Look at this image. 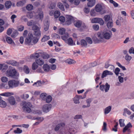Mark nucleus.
Wrapping results in <instances>:
<instances>
[{
  "label": "nucleus",
  "instance_id": "obj_23",
  "mask_svg": "<svg viewBox=\"0 0 134 134\" xmlns=\"http://www.w3.org/2000/svg\"><path fill=\"white\" fill-rule=\"evenodd\" d=\"M97 18V23H99L101 25H103L104 22L103 19L100 18Z\"/></svg>",
  "mask_w": 134,
  "mask_h": 134
},
{
  "label": "nucleus",
  "instance_id": "obj_13",
  "mask_svg": "<svg viewBox=\"0 0 134 134\" xmlns=\"http://www.w3.org/2000/svg\"><path fill=\"white\" fill-rule=\"evenodd\" d=\"M42 52H40L39 51L37 53H35L34 54H32L30 56V57L31 58H38L40 56L42 55Z\"/></svg>",
  "mask_w": 134,
  "mask_h": 134
},
{
  "label": "nucleus",
  "instance_id": "obj_52",
  "mask_svg": "<svg viewBox=\"0 0 134 134\" xmlns=\"http://www.w3.org/2000/svg\"><path fill=\"white\" fill-rule=\"evenodd\" d=\"M18 34V32L17 30H15L11 35V37H15Z\"/></svg>",
  "mask_w": 134,
  "mask_h": 134
},
{
  "label": "nucleus",
  "instance_id": "obj_20",
  "mask_svg": "<svg viewBox=\"0 0 134 134\" xmlns=\"http://www.w3.org/2000/svg\"><path fill=\"white\" fill-rule=\"evenodd\" d=\"M1 99H0V107L2 108H4L6 107L7 104L5 101Z\"/></svg>",
  "mask_w": 134,
  "mask_h": 134
},
{
  "label": "nucleus",
  "instance_id": "obj_37",
  "mask_svg": "<svg viewBox=\"0 0 134 134\" xmlns=\"http://www.w3.org/2000/svg\"><path fill=\"white\" fill-rule=\"evenodd\" d=\"M26 8L28 10H31L33 9V6L31 4H27L26 6Z\"/></svg>",
  "mask_w": 134,
  "mask_h": 134
},
{
  "label": "nucleus",
  "instance_id": "obj_24",
  "mask_svg": "<svg viewBox=\"0 0 134 134\" xmlns=\"http://www.w3.org/2000/svg\"><path fill=\"white\" fill-rule=\"evenodd\" d=\"M26 1L25 0H22L18 2L16 4L17 6L18 7L22 6L26 3Z\"/></svg>",
  "mask_w": 134,
  "mask_h": 134
},
{
  "label": "nucleus",
  "instance_id": "obj_19",
  "mask_svg": "<svg viewBox=\"0 0 134 134\" xmlns=\"http://www.w3.org/2000/svg\"><path fill=\"white\" fill-rule=\"evenodd\" d=\"M66 42H67V43L70 46H72L75 45V43H74L72 38H69Z\"/></svg>",
  "mask_w": 134,
  "mask_h": 134
},
{
  "label": "nucleus",
  "instance_id": "obj_4",
  "mask_svg": "<svg viewBox=\"0 0 134 134\" xmlns=\"http://www.w3.org/2000/svg\"><path fill=\"white\" fill-rule=\"evenodd\" d=\"M7 76L13 77L15 76H18L19 74L16 70L14 69L12 70H8L6 73Z\"/></svg>",
  "mask_w": 134,
  "mask_h": 134
},
{
  "label": "nucleus",
  "instance_id": "obj_60",
  "mask_svg": "<svg viewBox=\"0 0 134 134\" xmlns=\"http://www.w3.org/2000/svg\"><path fill=\"white\" fill-rule=\"evenodd\" d=\"M17 16L16 15L13 14L11 16L10 19L12 20V21L13 23L14 22V19L16 18Z\"/></svg>",
  "mask_w": 134,
  "mask_h": 134
},
{
  "label": "nucleus",
  "instance_id": "obj_26",
  "mask_svg": "<svg viewBox=\"0 0 134 134\" xmlns=\"http://www.w3.org/2000/svg\"><path fill=\"white\" fill-rule=\"evenodd\" d=\"M13 94L12 93L7 92L1 93L0 94V95L5 97H8L13 95Z\"/></svg>",
  "mask_w": 134,
  "mask_h": 134
},
{
  "label": "nucleus",
  "instance_id": "obj_64",
  "mask_svg": "<svg viewBox=\"0 0 134 134\" xmlns=\"http://www.w3.org/2000/svg\"><path fill=\"white\" fill-rule=\"evenodd\" d=\"M131 57L128 54H127L125 57V59L127 61H130L131 59Z\"/></svg>",
  "mask_w": 134,
  "mask_h": 134
},
{
  "label": "nucleus",
  "instance_id": "obj_15",
  "mask_svg": "<svg viewBox=\"0 0 134 134\" xmlns=\"http://www.w3.org/2000/svg\"><path fill=\"white\" fill-rule=\"evenodd\" d=\"M132 127V126L131 123L129 122L127 125L125 126L123 130V132H125L127 130L129 131V129L130 128H131Z\"/></svg>",
  "mask_w": 134,
  "mask_h": 134
},
{
  "label": "nucleus",
  "instance_id": "obj_59",
  "mask_svg": "<svg viewBox=\"0 0 134 134\" xmlns=\"http://www.w3.org/2000/svg\"><path fill=\"white\" fill-rule=\"evenodd\" d=\"M120 71V69L119 68H117L115 69V70L114 71V72L115 74L117 76H118Z\"/></svg>",
  "mask_w": 134,
  "mask_h": 134
},
{
  "label": "nucleus",
  "instance_id": "obj_21",
  "mask_svg": "<svg viewBox=\"0 0 134 134\" xmlns=\"http://www.w3.org/2000/svg\"><path fill=\"white\" fill-rule=\"evenodd\" d=\"M36 63L39 65L41 66L44 63V61L40 59H37L36 60Z\"/></svg>",
  "mask_w": 134,
  "mask_h": 134
},
{
  "label": "nucleus",
  "instance_id": "obj_45",
  "mask_svg": "<svg viewBox=\"0 0 134 134\" xmlns=\"http://www.w3.org/2000/svg\"><path fill=\"white\" fill-rule=\"evenodd\" d=\"M65 29L63 28H60L59 30V32L61 35H63L65 33Z\"/></svg>",
  "mask_w": 134,
  "mask_h": 134
},
{
  "label": "nucleus",
  "instance_id": "obj_57",
  "mask_svg": "<svg viewBox=\"0 0 134 134\" xmlns=\"http://www.w3.org/2000/svg\"><path fill=\"white\" fill-rule=\"evenodd\" d=\"M27 16L28 18H31L33 17V16L32 13L30 12L27 13Z\"/></svg>",
  "mask_w": 134,
  "mask_h": 134
},
{
  "label": "nucleus",
  "instance_id": "obj_34",
  "mask_svg": "<svg viewBox=\"0 0 134 134\" xmlns=\"http://www.w3.org/2000/svg\"><path fill=\"white\" fill-rule=\"evenodd\" d=\"M58 7L62 11H64L65 10L63 5L62 3L59 2L57 4Z\"/></svg>",
  "mask_w": 134,
  "mask_h": 134
},
{
  "label": "nucleus",
  "instance_id": "obj_54",
  "mask_svg": "<svg viewBox=\"0 0 134 134\" xmlns=\"http://www.w3.org/2000/svg\"><path fill=\"white\" fill-rule=\"evenodd\" d=\"M81 29L82 30H83L85 29H86L88 28V26L86 25L85 23H82L81 26Z\"/></svg>",
  "mask_w": 134,
  "mask_h": 134
},
{
  "label": "nucleus",
  "instance_id": "obj_8",
  "mask_svg": "<svg viewBox=\"0 0 134 134\" xmlns=\"http://www.w3.org/2000/svg\"><path fill=\"white\" fill-rule=\"evenodd\" d=\"M110 85L107 83H106L105 85H102L100 86V89L102 91H105V92H108L109 89Z\"/></svg>",
  "mask_w": 134,
  "mask_h": 134
},
{
  "label": "nucleus",
  "instance_id": "obj_55",
  "mask_svg": "<svg viewBox=\"0 0 134 134\" xmlns=\"http://www.w3.org/2000/svg\"><path fill=\"white\" fill-rule=\"evenodd\" d=\"M86 40L87 41V42L89 44H91L92 43V41L90 37H87L86 38Z\"/></svg>",
  "mask_w": 134,
  "mask_h": 134
},
{
  "label": "nucleus",
  "instance_id": "obj_49",
  "mask_svg": "<svg viewBox=\"0 0 134 134\" xmlns=\"http://www.w3.org/2000/svg\"><path fill=\"white\" fill-rule=\"evenodd\" d=\"M81 44L82 46L86 47L87 46V43L85 40H82L81 41Z\"/></svg>",
  "mask_w": 134,
  "mask_h": 134
},
{
  "label": "nucleus",
  "instance_id": "obj_41",
  "mask_svg": "<svg viewBox=\"0 0 134 134\" xmlns=\"http://www.w3.org/2000/svg\"><path fill=\"white\" fill-rule=\"evenodd\" d=\"M124 120L121 119L119 120L120 125L121 127H123L125 125Z\"/></svg>",
  "mask_w": 134,
  "mask_h": 134
},
{
  "label": "nucleus",
  "instance_id": "obj_51",
  "mask_svg": "<svg viewBox=\"0 0 134 134\" xmlns=\"http://www.w3.org/2000/svg\"><path fill=\"white\" fill-rule=\"evenodd\" d=\"M13 80L14 87L18 86L20 84L19 82L18 81H16L15 80Z\"/></svg>",
  "mask_w": 134,
  "mask_h": 134
},
{
  "label": "nucleus",
  "instance_id": "obj_42",
  "mask_svg": "<svg viewBox=\"0 0 134 134\" xmlns=\"http://www.w3.org/2000/svg\"><path fill=\"white\" fill-rule=\"evenodd\" d=\"M13 80L9 81L8 82L9 88H13L14 86Z\"/></svg>",
  "mask_w": 134,
  "mask_h": 134
},
{
  "label": "nucleus",
  "instance_id": "obj_39",
  "mask_svg": "<svg viewBox=\"0 0 134 134\" xmlns=\"http://www.w3.org/2000/svg\"><path fill=\"white\" fill-rule=\"evenodd\" d=\"M113 26V23L112 20H111L108 22L107 24V26L109 28H111Z\"/></svg>",
  "mask_w": 134,
  "mask_h": 134
},
{
  "label": "nucleus",
  "instance_id": "obj_44",
  "mask_svg": "<svg viewBox=\"0 0 134 134\" xmlns=\"http://www.w3.org/2000/svg\"><path fill=\"white\" fill-rule=\"evenodd\" d=\"M41 82L40 81H37V82H35L33 84V86H36V87L41 86Z\"/></svg>",
  "mask_w": 134,
  "mask_h": 134
},
{
  "label": "nucleus",
  "instance_id": "obj_16",
  "mask_svg": "<svg viewBox=\"0 0 134 134\" xmlns=\"http://www.w3.org/2000/svg\"><path fill=\"white\" fill-rule=\"evenodd\" d=\"M95 9L97 12H100L102 9V6L100 4H97L96 6Z\"/></svg>",
  "mask_w": 134,
  "mask_h": 134
},
{
  "label": "nucleus",
  "instance_id": "obj_62",
  "mask_svg": "<svg viewBox=\"0 0 134 134\" xmlns=\"http://www.w3.org/2000/svg\"><path fill=\"white\" fill-rule=\"evenodd\" d=\"M59 20L60 21L62 22H64L65 21V19L64 17L63 16H61L59 18Z\"/></svg>",
  "mask_w": 134,
  "mask_h": 134
},
{
  "label": "nucleus",
  "instance_id": "obj_27",
  "mask_svg": "<svg viewBox=\"0 0 134 134\" xmlns=\"http://www.w3.org/2000/svg\"><path fill=\"white\" fill-rule=\"evenodd\" d=\"M6 42L9 44H11L12 43H14V42L12 40L10 37H6Z\"/></svg>",
  "mask_w": 134,
  "mask_h": 134
},
{
  "label": "nucleus",
  "instance_id": "obj_33",
  "mask_svg": "<svg viewBox=\"0 0 134 134\" xmlns=\"http://www.w3.org/2000/svg\"><path fill=\"white\" fill-rule=\"evenodd\" d=\"M69 37V35L68 33H66L65 35L62 36L61 38L65 42L67 41V39Z\"/></svg>",
  "mask_w": 134,
  "mask_h": 134
},
{
  "label": "nucleus",
  "instance_id": "obj_30",
  "mask_svg": "<svg viewBox=\"0 0 134 134\" xmlns=\"http://www.w3.org/2000/svg\"><path fill=\"white\" fill-rule=\"evenodd\" d=\"M37 64L35 62L33 63L32 65V69L33 70H35L38 68V66Z\"/></svg>",
  "mask_w": 134,
  "mask_h": 134
},
{
  "label": "nucleus",
  "instance_id": "obj_5",
  "mask_svg": "<svg viewBox=\"0 0 134 134\" xmlns=\"http://www.w3.org/2000/svg\"><path fill=\"white\" fill-rule=\"evenodd\" d=\"M76 131L75 128H71L68 127L64 128L63 130V134H74Z\"/></svg>",
  "mask_w": 134,
  "mask_h": 134
},
{
  "label": "nucleus",
  "instance_id": "obj_31",
  "mask_svg": "<svg viewBox=\"0 0 134 134\" xmlns=\"http://www.w3.org/2000/svg\"><path fill=\"white\" fill-rule=\"evenodd\" d=\"M24 72L26 74H28L29 73L30 70L29 67L26 66L25 65L24 67Z\"/></svg>",
  "mask_w": 134,
  "mask_h": 134
},
{
  "label": "nucleus",
  "instance_id": "obj_53",
  "mask_svg": "<svg viewBox=\"0 0 134 134\" xmlns=\"http://www.w3.org/2000/svg\"><path fill=\"white\" fill-rule=\"evenodd\" d=\"M1 80L2 82H5L8 80V78L6 77H2L1 78Z\"/></svg>",
  "mask_w": 134,
  "mask_h": 134
},
{
  "label": "nucleus",
  "instance_id": "obj_48",
  "mask_svg": "<svg viewBox=\"0 0 134 134\" xmlns=\"http://www.w3.org/2000/svg\"><path fill=\"white\" fill-rule=\"evenodd\" d=\"M79 97L78 96H76L74 99V102L76 104L79 103Z\"/></svg>",
  "mask_w": 134,
  "mask_h": 134
},
{
  "label": "nucleus",
  "instance_id": "obj_1",
  "mask_svg": "<svg viewBox=\"0 0 134 134\" xmlns=\"http://www.w3.org/2000/svg\"><path fill=\"white\" fill-rule=\"evenodd\" d=\"M32 30L34 31L33 34L29 32L28 36L25 40V42L26 44H29L32 41L34 44L36 43L38 41V39L37 36H40L41 32L40 28L37 26L35 25L32 27Z\"/></svg>",
  "mask_w": 134,
  "mask_h": 134
},
{
  "label": "nucleus",
  "instance_id": "obj_43",
  "mask_svg": "<svg viewBox=\"0 0 134 134\" xmlns=\"http://www.w3.org/2000/svg\"><path fill=\"white\" fill-rule=\"evenodd\" d=\"M46 102L48 103H49L51 102L52 100V98L51 96H48L46 97Z\"/></svg>",
  "mask_w": 134,
  "mask_h": 134
},
{
  "label": "nucleus",
  "instance_id": "obj_6",
  "mask_svg": "<svg viewBox=\"0 0 134 134\" xmlns=\"http://www.w3.org/2000/svg\"><path fill=\"white\" fill-rule=\"evenodd\" d=\"M36 17L42 20L43 17V13L41 9H38L35 13Z\"/></svg>",
  "mask_w": 134,
  "mask_h": 134
},
{
  "label": "nucleus",
  "instance_id": "obj_63",
  "mask_svg": "<svg viewBox=\"0 0 134 134\" xmlns=\"http://www.w3.org/2000/svg\"><path fill=\"white\" fill-rule=\"evenodd\" d=\"M8 68V66L6 64H4L3 65L2 67V70L3 71H4L5 70L7 69Z\"/></svg>",
  "mask_w": 134,
  "mask_h": 134
},
{
  "label": "nucleus",
  "instance_id": "obj_29",
  "mask_svg": "<svg viewBox=\"0 0 134 134\" xmlns=\"http://www.w3.org/2000/svg\"><path fill=\"white\" fill-rule=\"evenodd\" d=\"M126 114L130 115L131 114V111L128 109L127 108H125L124 109V111L123 113V115L124 116H126Z\"/></svg>",
  "mask_w": 134,
  "mask_h": 134
},
{
  "label": "nucleus",
  "instance_id": "obj_11",
  "mask_svg": "<svg viewBox=\"0 0 134 134\" xmlns=\"http://www.w3.org/2000/svg\"><path fill=\"white\" fill-rule=\"evenodd\" d=\"M66 23L68 25L70 24L72 21L73 20V18L71 16L66 15Z\"/></svg>",
  "mask_w": 134,
  "mask_h": 134
},
{
  "label": "nucleus",
  "instance_id": "obj_47",
  "mask_svg": "<svg viewBox=\"0 0 134 134\" xmlns=\"http://www.w3.org/2000/svg\"><path fill=\"white\" fill-rule=\"evenodd\" d=\"M22 132V130L18 128H17L16 130H15L14 131V133L16 134L21 133Z\"/></svg>",
  "mask_w": 134,
  "mask_h": 134
},
{
  "label": "nucleus",
  "instance_id": "obj_28",
  "mask_svg": "<svg viewBox=\"0 0 134 134\" xmlns=\"http://www.w3.org/2000/svg\"><path fill=\"white\" fill-rule=\"evenodd\" d=\"M49 23L47 21H45L44 24V29L45 31H47L49 28Z\"/></svg>",
  "mask_w": 134,
  "mask_h": 134
},
{
  "label": "nucleus",
  "instance_id": "obj_22",
  "mask_svg": "<svg viewBox=\"0 0 134 134\" xmlns=\"http://www.w3.org/2000/svg\"><path fill=\"white\" fill-rule=\"evenodd\" d=\"M43 69L45 72H48L49 70L50 66L48 64H45L43 65Z\"/></svg>",
  "mask_w": 134,
  "mask_h": 134
},
{
  "label": "nucleus",
  "instance_id": "obj_2",
  "mask_svg": "<svg viewBox=\"0 0 134 134\" xmlns=\"http://www.w3.org/2000/svg\"><path fill=\"white\" fill-rule=\"evenodd\" d=\"M111 34L110 32H98L97 34L96 37L94 39V42L96 43H98L103 42L104 38L108 40L111 36Z\"/></svg>",
  "mask_w": 134,
  "mask_h": 134
},
{
  "label": "nucleus",
  "instance_id": "obj_7",
  "mask_svg": "<svg viewBox=\"0 0 134 134\" xmlns=\"http://www.w3.org/2000/svg\"><path fill=\"white\" fill-rule=\"evenodd\" d=\"M65 128V124L64 123H62L57 125L55 128V131H58L60 130L62 134H63V130Z\"/></svg>",
  "mask_w": 134,
  "mask_h": 134
},
{
  "label": "nucleus",
  "instance_id": "obj_12",
  "mask_svg": "<svg viewBox=\"0 0 134 134\" xmlns=\"http://www.w3.org/2000/svg\"><path fill=\"white\" fill-rule=\"evenodd\" d=\"M113 74V73L111 71L105 70L103 71L102 76V78H103L107 75H112Z\"/></svg>",
  "mask_w": 134,
  "mask_h": 134
},
{
  "label": "nucleus",
  "instance_id": "obj_17",
  "mask_svg": "<svg viewBox=\"0 0 134 134\" xmlns=\"http://www.w3.org/2000/svg\"><path fill=\"white\" fill-rule=\"evenodd\" d=\"M74 24L75 26L79 28L81 26L82 22L81 21L79 20L75 21L74 22Z\"/></svg>",
  "mask_w": 134,
  "mask_h": 134
},
{
  "label": "nucleus",
  "instance_id": "obj_36",
  "mask_svg": "<svg viewBox=\"0 0 134 134\" xmlns=\"http://www.w3.org/2000/svg\"><path fill=\"white\" fill-rule=\"evenodd\" d=\"M111 107L110 106H109L106 108L104 110V113L105 114L108 113L111 111Z\"/></svg>",
  "mask_w": 134,
  "mask_h": 134
},
{
  "label": "nucleus",
  "instance_id": "obj_25",
  "mask_svg": "<svg viewBox=\"0 0 134 134\" xmlns=\"http://www.w3.org/2000/svg\"><path fill=\"white\" fill-rule=\"evenodd\" d=\"M118 79L120 82H118L116 83V85L117 86H119L121 84L120 83H122L124 81L123 77H122L121 76H118Z\"/></svg>",
  "mask_w": 134,
  "mask_h": 134
},
{
  "label": "nucleus",
  "instance_id": "obj_9",
  "mask_svg": "<svg viewBox=\"0 0 134 134\" xmlns=\"http://www.w3.org/2000/svg\"><path fill=\"white\" fill-rule=\"evenodd\" d=\"M52 105L51 104H47L44 105L42 107V109L45 113H47L49 112L51 109Z\"/></svg>",
  "mask_w": 134,
  "mask_h": 134
},
{
  "label": "nucleus",
  "instance_id": "obj_56",
  "mask_svg": "<svg viewBox=\"0 0 134 134\" xmlns=\"http://www.w3.org/2000/svg\"><path fill=\"white\" fill-rule=\"evenodd\" d=\"M92 27L93 29L96 30H98L99 28V25L96 24H94L93 25Z\"/></svg>",
  "mask_w": 134,
  "mask_h": 134
},
{
  "label": "nucleus",
  "instance_id": "obj_35",
  "mask_svg": "<svg viewBox=\"0 0 134 134\" xmlns=\"http://www.w3.org/2000/svg\"><path fill=\"white\" fill-rule=\"evenodd\" d=\"M55 6V4L54 3L50 2L49 3L48 7L49 9H54Z\"/></svg>",
  "mask_w": 134,
  "mask_h": 134
},
{
  "label": "nucleus",
  "instance_id": "obj_32",
  "mask_svg": "<svg viewBox=\"0 0 134 134\" xmlns=\"http://www.w3.org/2000/svg\"><path fill=\"white\" fill-rule=\"evenodd\" d=\"M11 5V2L9 1H8L6 2L5 3V7L7 8H10Z\"/></svg>",
  "mask_w": 134,
  "mask_h": 134
},
{
  "label": "nucleus",
  "instance_id": "obj_3",
  "mask_svg": "<svg viewBox=\"0 0 134 134\" xmlns=\"http://www.w3.org/2000/svg\"><path fill=\"white\" fill-rule=\"evenodd\" d=\"M21 104L23 105V109L24 111L28 113H30L31 111V108L33 106L31 103L23 101L22 102Z\"/></svg>",
  "mask_w": 134,
  "mask_h": 134
},
{
  "label": "nucleus",
  "instance_id": "obj_38",
  "mask_svg": "<svg viewBox=\"0 0 134 134\" xmlns=\"http://www.w3.org/2000/svg\"><path fill=\"white\" fill-rule=\"evenodd\" d=\"M50 38L49 36L44 35L41 39V41L42 42H44L49 39Z\"/></svg>",
  "mask_w": 134,
  "mask_h": 134
},
{
  "label": "nucleus",
  "instance_id": "obj_50",
  "mask_svg": "<svg viewBox=\"0 0 134 134\" xmlns=\"http://www.w3.org/2000/svg\"><path fill=\"white\" fill-rule=\"evenodd\" d=\"M60 15V12L58 11H55L54 13V16L55 18H57Z\"/></svg>",
  "mask_w": 134,
  "mask_h": 134
},
{
  "label": "nucleus",
  "instance_id": "obj_14",
  "mask_svg": "<svg viewBox=\"0 0 134 134\" xmlns=\"http://www.w3.org/2000/svg\"><path fill=\"white\" fill-rule=\"evenodd\" d=\"M88 1L87 3V6L89 7H91L93 6L95 4V0H87Z\"/></svg>",
  "mask_w": 134,
  "mask_h": 134
},
{
  "label": "nucleus",
  "instance_id": "obj_40",
  "mask_svg": "<svg viewBox=\"0 0 134 134\" xmlns=\"http://www.w3.org/2000/svg\"><path fill=\"white\" fill-rule=\"evenodd\" d=\"M66 62L69 64H71L75 63V61L73 60L70 59L67 60Z\"/></svg>",
  "mask_w": 134,
  "mask_h": 134
},
{
  "label": "nucleus",
  "instance_id": "obj_61",
  "mask_svg": "<svg viewBox=\"0 0 134 134\" xmlns=\"http://www.w3.org/2000/svg\"><path fill=\"white\" fill-rule=\"evenodd\" d=\"M97 18H94L91 20V22L92 23H97Z\"/></svg>",
  "mask_w": 134,
  "mask_h": 134
},
{
  "label": "nucleus",
  "instance_id": "obj_46",
  "mask_svg": "<svg viewBox=\"0 0 134 134\" xmlns=\"http://www.w3.org/2000/svg\"><path fill=\"white\" fill-rule=\"evenodd\" d=\"M47 94L46 93H42L40 95V97L43 100H45L46 98Z\"/></svg>",
  "mask_w": 134,
  "mask_h": 134
},
{
  "label": "nucleus",
  "instance_id": "obj_58",
  "mask_svg": "<svg viewBox=\"0 0 134 134\" xmlns=\"http://www.w3.org/2000/svg\"><path fill=\"white\" fill-rule=\"evenodd\" d=\"M92 98H89L86 100V102L87 103L88 105H89V106H90V104L92 100Z\"/></svg>",
  "mask_w": 134,
  "mask_h": 134
},
{
  "label": "nucleus",
  "instance_id": "obj_10",
  "mask_svg": "<svg viewBox=\"0 0 134 134\" xmlns=\"http://www.w3.org/2000/svg\"><path fill=\"white\" fill-rule=\"evenodd\" d=\"M9 103L12 105H15L16 103L15 99L13 97H9L8 99Z\"/></svg>",
  "mask_w": 134,
  "mask_h": 134
},
{
  "label": "nucleus",
  "instance_id": "obj_18",
  "mask_svg": "<svg viewBox=\"0 0 134 134\" xmlns=\"http://www.w3.org/2000/svg\"><path fill=\"white\" fill-rule=\"evenodd\" d=\"M104 19L105 22H108L112 20V18L109 15H105L104 17Z\"/></svg>",
  "mask_w": 134,
  "mask_h": 134
}]
</instances>
